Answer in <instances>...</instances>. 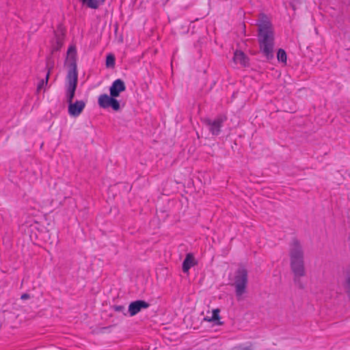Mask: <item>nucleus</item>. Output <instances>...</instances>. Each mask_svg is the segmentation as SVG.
Listing matches in <instances>:
<instances>
[{"label": "nucleus", "mask_w": 350, "mask_h": 350, "mask_svg": "<svg viewBox=\"0 0 350 350\" xmlns=\"http://www.w3.org/2000/svg\"><path fill=\"white\" fill-rule=\"evenodd\" d=\"M259 17L258 41L260 51L269 60L273 58L274 31L271 21L265 14H260Z\"/></svg>", "instance_id": "nucleus-1"}, {"label": "nucleus", "mask_w": 350, "mask_h": 350, "mask_svg": "<svg viewBox=\"0 0 350 350\" xmlns=\"http://www.w3.org/2000/svg\"><path fill=\"white\" fill-rule=\"evenodd\" d=\"M289 256L291 269L293 273V282L299 288H304V284L301 278L305 276L306 269L304 261V250L299 241L294 239L290 246Z\"/></svg>", "instance_id": "nucleus-2"}, {"label": "nucleus", "mask_w": 350, "mask_h": 350, "mask_svg": "<svg viewBox=\"0 0 350 350\" xmlns=\"http://www.w3.org/2000/svg\"><path fill=\"white\" fill-rule=\"evenodd\" d=\"M67 64L68 71L66 76V97L68 104L72 103L78 82V73L76 62V48L70 46L67 52Z\"/></svg>", "instance_id": "nucleus-3"}, {"label": "nucleus", "mask_w": 350, "mask_h": 350, "mask_svg": "<svg viewBox=\"0 0 350 350\" xmlns=\"http://www.w3.org/2000/svg\"><path fill=\"white\" fill-rule=\"evenodd\" d=\"M248 282L247 271L243 267H239L234 274L233 286L235 288V294L238 300H241L243 295L246 293Z\"/></svg>", "instance_id": "nucleus-4"}, {"label": "nucleus", "mask_w": 350, "mask_h": 350, "mask_svg": "<svg viewBox=\"0 0 350 350\" xmlns=\"http://www.w3.org/2000/svg\"><path fill=\"white\" fill-rule=\"evenodd\" d=\"M226 118L223 116H219L215 119L204 118L202 122L206 126L209 132L213 135H218L221 132V128Z\"/></svg>", "instance_id": "nucleus-5"}, {"label": "nucleus", "mask_w": 350, "mask_h": 350, "mask_svg": "<svg viewBox=\"0 0 350 350\" xmlns=\"http://www.w3.org/2000/svg\"><path fill=\"white\" fill-rule=\"evenodd\" d=\"M116 98L103 94L98 97V103L99 106L103 109L111 107L114 111H118L120 109V103Z\"/></svg>", "instance_id": "nucleus-6"}, {"label": "nucleus", "mask_w": 350, "mask_h": 350, "mask_svg": "<svg viewBox=\"0 0 350 350\" xmlns=\"http://www.w3.org/2000/svg\"><path fill=\"white\" fill-rule=\"evenodd\" d=\"M149 307V304L144 300H137L131 302L129 306L128 312L133 317L139 312L142 309Z\"/></svg>", "instance_id": "nucleus-7"}, {"label": "nucleus", "mask_w": 350, "mask_h": 350, "mask_svg": "<svg viewBox=\"0 0 350 350\" xmlns=\"http://www.w3.org/2000/svg\"><path fill=\"white\" fill-rule=\"evenodd\" d=\"M126 90L124 82L120 79H116L113 83L109 88L110 96L112 97H118L120 94Z\"/></svg>", "instance_id": "nucleus-8"}, {"label": "nucleus", "mask_w": 350, "mask_h": 350, "mask_svg": "<svg viewBox=\"0 0 350 350\" xmlns=\"http://www.w3.org/2000/svg\"><path fill=\"white\" fill-rule=\"evenodd\" d=\"M85 107V102L83 100H77L75 103L68 104V113L71 116H79Z\"/></svg>", "instance_id": "nucleus-9"}, {"label": "nucleus", "mask_w": 350, "mask_h": 350, "mask_svg": "<svg viewBox=\"0 0 350 350\" xmlns=\"http://www.w3.org/2000/svg\"><path fill=\"white\" fill-rule=\"evenodd\" d=\"M233 60L236 64H239L243 66H247L248 65L247 57L241 51H236L234 52Z\"/></svg>", "instance_id": "nucleus-10"}, {"label": "nucleus", "mask_w": 350, "mask_h": 350, "mask_svg": "<svg viewBox=\"0 0 350 350\" xmlns=\"http://www.w3.org/2000/svg\"><path fill=\"white\" fill-rule=\"evenodd\" d=\"M195 265V259L191 254H187L183 262V271L184 273L189 271V269Z\"/></svg>", "instance_id": "nucleus-11"}, {"label": "nucleus", "mask_w": 350, "mask_h": 350, "mask_svg": "<svg viewBox=\"0 0 350 350\" xmlns=\"http://www.w3.org/2000/svg\"><path fill=\"white\" fill-rule=\"evenodd\" d=\"M219 309H214L212 312V316L211 317H205L204 319V321H213V322H215V324L217 325H221L223 324V322H221L219 319H220V317H219Z\"/></svg>", "instance_id": "nucleus-12"}, {"label": "nucleus", "mask_w": 350, "mask_h": 350, "mask_svg": "<svg viewBox=\"0 0 350 350\" xmlns=\"http://www.w3.org/2000/svg\"><path fill=\"white\" fill-rule=\"evenodd\" d=\"M87 7L92 9H97L105 0H80Z\"/></svg>", "instance_id": "nucleus-13"}, {"label": "nucleus", "mask_w": 350, "mask_h": 350, "mask_svg": "<svg viewBox=\"0 0 350 350\" xmlns=\"http://www.w3.org/2000/svg\"><path fill=\"white\" fill-rule=\"evenodd\" d=\"M50 70H51V68H49V70L46 75L45 79H42L38 84V86H37V92H40L42 89H43L45 86L47 85L49 75H50Z\"/></svg>", "instance_id": "nucleus-14"}, {"label": "nucleus", "mask_w": 350, "mask_h": 350, "mask_svg": "<svg viewBox=\"0 0 350 350\" xmlns=\"http://www.w3.org/2000/svg\"><path fill=\"white\" fill-rule=\"evenodd\" d=\"M63 34L56 35V43L53 47V51H59L63 45Z\"/></svg>", "instance_id": "nucleus-15"}, {"label": "nucleus", "mask_w": 350, "mask_h": 350, "mask_svg": "<svg viewBox=\"0 0 350 350\" xmlns=\"http://www.w3.org/2000/svg\"><path fill=\"white\" fill-rule=\"evenodd\" d=\"M277 58L279 62H281L282 63L286 62L287 56H286V53L284 49H278V53H277Z\"/></svg>", "instance_id": "nucleus-16"}, {"label": "nucleus", "mask_w": 350, "mask_h": 350, "mask_svg": "<svg viewBox=\"0 0 350 350\" xmlns=\"http://www.w3.org/2000/svg\"><path fill=\"white\" fill-rule=\"evenodd\" d=\"M115 66V57L112 54H109L106 58V66L107 68H113Z\"/></svg>", "instance_id": "nucleus-17"}, {"label": "nucleus", "mask_w": 350, "mask_h": 350, "mask_svg": "<svg viewBox=\"0 0 350 350\" xmlns=\"http://www.w3.org/2000/svg\"><path fill=\"white\" fill-rule=\"evenodd\" d=\"M114 310L116 312H122L124 313V315H126V313L124 312L125 311V307L123 306H114Z\"/></svg>", "instance_id": "nucleus-18"}, {"label": "nucleus", "mask_w": 350, "mask_h": 350, "mask_svg": "<svg viewBox=\"0 0 350 350\" xmlns=\"http://www.w3.org/2000/svg\"><path fill=\"white\" fill-rule=\"evenodd\" d=\"M239 350H253L252 345H243L239 347Z\"/></svg>", "instance_id": "nucleus-19"}, {"label": "nucleus", "mask_w": 350, "mask_h": 350, "mask_svg": "<svg viewBox=\"0 0 350 350\" xmlns=\"http://www.w3.org/2000/svg\"><path fill=\"white\" fill-rule=\"evenodd\" d=\"M21 299H27L29 298V295L27 293H24L21 295Z\"/></svg>", "instance_id": "nucleus-20"}, {"label": "nucleus", "mask_w": 350, "mask_h": 350, "mask_svg": "<svg viewBox=\"0 0 350 350\" xmlns=\"http://www.w3.org/2000/svg\"><path fill=\"white\" fill-rule=\"evenodd\" d=\"M107 329V327H101V328H100V330H101V331H103L104 329Z\"/></svg>", "instance_id": "nucleus-21"}]
</instances>
